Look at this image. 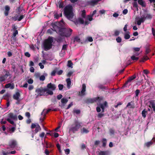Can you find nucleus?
Returning a JSON list of instances; mask_svg holds the SVG:
<instances>
[{
  "label": "nucleus",
  "mask_w": 155,
  "mask_h": 155,
  "mask_svg": "<svg viewBox=\"0 0 155 155\" xmlns=\"http://www.w3.org/2000/svg\"><path fill=\"white\" fill-rule=\"evenodd\" d=\"M73 8L71 5L66 6L64 9V13L65 17L68 19H72L74 15L73 12Z\"/></svg>",
  "instance_id": "f257e3e1"
},
{
  "label": "nucleus",
  "mask_w": 155,
  "mask_h": 155,
  "mask_svg": "<svg viewBox=\"0 0 155 155\" xmlns=\"http://www.w3.org/2000/svg\"><path fill=\"white\" fill-rule=\"evenodd\" d=\"M53 42V38L52 37H49L48 39L45 40L43 43L44 50L47 51L51 49L52 47Z\"/></svg>",
  "instance_id": "f03ea898"
},
{
  "label": "nucleus",
  "mask_w": 155,
  "mask_h": 155,
  "mask_svg": "<svg viewBox=\"0 0 155 155\" xmlns=\"http://www.w3.org/2000/svg\"><path fill=\"white\" fill-rule=\"evenodd\" d=\"M82 122H79L78 120H75L74 123L72 125L71 127L69 129V131L74 133L76 132L81 127Z\"/></svg>",
  "instance_id": "7ed1b4c3"
},
{
  "label": "nucleus",
  "mask_w": 155,
  "mask_h": 155,
  "mask_svg": "<svg viewBox=\"0 0 155 155\" xmlns=\"http://www.w3.org/2000/svg\"><path fill=\"white\" fill-rule=\"evenodd\" d=\"M72 30L69 28L68 29L64 28H62L60 29L59 35L62 36L66 37H70L71 35Z\"/></svg>",
  "instance_id": "20e7f679"
},
{
  "label": "nucleus",
  "mask_w": 155,
  "mask_h": 155,
  "mask_svg": "<svg viewBox=\"0 0 155 155\" xmlns=\"http://www.w3.org/2000/svg\"><path fill=\"white\" fill-rule=\"evenodd\" d=\"M47 91V88L40 87L36 89L35 92L37 94L38 96H41L44 95L45 92Z\"/></svg>",
  "instance_id": "39448f33"
},
{
  "label": "nucleus",
  "mask_w": 155,
  "mask_h": 155,
  "mask_svg": "<svg viewBox=\"0 0 155 155\" xmlns=\"http://www.w3.org/2000/svg\"><path fill=\"white\" fill-rule=\"evenodd\" d=\"M136 78V76L135 74H134L131 76L127 80L124 84L123 87H127L128 86V84H129V83H130L132 80L135 79Z\"/></svg>",
  "instance_id": "423d86ee"
},
{
  "label": "nucleus",
  "mask_w": 155,
  "mask_h": 155,
  "mask_svg": "<svg viewBox=\"0 0 155 155\" xmlns=\"http://www.w3.org/2000/svg\"><path fill=\"white\" fill-rule=\"evenodd\" d=\"M5 72L6 73L5 74L0 76V83L4 81L9 75L10 73L8 71H6Z\"/></svg>",
  "instance_id": "0eeeda50"
},
{
  "label": "nucleus",
  "mask_w": 155,
  "mask_h": 155,
  "mask_svg": "<svg viewBox=\"0 0 155 155\" xmlns=\"http://www.w3.org/2000/svg\"><path fill=\"white\" fill-rule=\"evenodd\" d=\"M86 86L85 84H83L82 85V90L81 92H79L78 95L80 96H82L84 95L85 94V93L86 91Z\"/></svg>",
  "instance_id": "6e6552de"
},
{
  "label": "nucleus",
  "mask_w": 155,
  "mask_h": 155,
  "mask_svg": "<svg viewBox=\"0 0 155 155\" xmlns=\"http://www.w3.org/2000/svg\"><path fill=\"white\" fill-rule=\"evenodd\" d=\"M10 7L9 5H6L5 6L4 13L5 16H8L10 12Z\"/></svg>",
  "instance_id": "1a4fd4ad"
},
{
  "label": "nucleus",
  "mask_w": 155,
  "mask_h": 155,
  "mask_svg": "<svg viewBox=\"0 0 155 155\" xmlns=\"http://www.w3.org/2000/svg\"><path fill=\"white\" fill-rule=\"evenodd\" d=\"M47 87L48 89H51L52 91H54L56 89V87L55 84L50 83L47 84Z\"/></svg>",
  "instance_id": "9d476101"
},
{
  "label": "nucleus",
  "mask_w": 155,
  "mask_h": 155,
  "mask_svg": "<svg viewBox=\"0 0 155 155\" xmlns=\"http://www.w3.org/2000/svg\"><path fill=\"white\" fill-rule=\"evenodd\" d=\"M145 21L143 17L140 18H136V21L137 22V25H141V23Z\"/></svg>",
  "instance_id": "9b49d317"
},
{
  "label": "nucleus",
  "mask_w": 155,
  "mask_h": 155,
  "mask_svg": "<svg viewBox=\"0 0 155 155\" xmlns=\"http://www.w3.org/2000/svg\"><path fill=\"white\" fill-rule=\"evenodd\" d=\"M17 145V141L15 140H11L9 143V146L12 148H14Z\"/></svg>",
  "instance_id": "f8f14e48"
},
{
  "label": "nucleus",
  "mask_w": 155,
  "mask_h": 155,
  "mask_svg": "<svg viewBox=\"0 0 155 155\" xmlns=\"http://www.w3.org/2000/svg\"><path fill=\"white\" fill-rule=\"evenodd\" d=\"M51 25L53 28V31H56L58 30H59V33L60 32V29L61 28H61L57 26L55 23H52Z\"/></svg>",
  "instance_id": "ddd939ff"
},
{
  "label": "nucleus",
  "mask_w": 155,
  "mask_h": 155,
  "mask_svg": "<svg viewBox=\"0 0 155 155\" xmlns=\"http://www.w3.org/2000/svg\"><path fill=\"white\" fill-rule=\"evenodd\" d=\"M144 20L146 19H151L152 16L150 14H144L142 15Z\"/></svg>",
  "instance_id": "4468645a"
},
{
  "label": "nucleus",
  "mask_w": 155,
  "mask_h": 155,
  "mask_svg": "<svg viewBox=\"0 0 155 155\" xmlns=\"http://www.w3.org/2000/svg\"><path fill=\"white\" fill-rule=\"evenodd\" d=\"M96 98H89L86 100V102L87 103H93L96 101Z\"/></svg>",
  "instance_id": "2eb2a0df"
},
{
  "label": "nucleus",
  "mask_w": 155,
  "mask_h": 155,
  "mask_svg": "<svg viewBox=\"0 0 155 155\" xmlns=\"http://www.w3.org/2000/svg\"><path fill=\"white\" fill-rule=\"evenodd\" d=\"M8 117L13 119L14 120H17V116L16 115H14L12 113H10L8 114Z\"/></svg>",
  "instance_id": "dca6fc26"
},
{
  "label": "nucleus",
  "mask_w": 155,
  "mask_h": 155,
  "mask_svg": "<svg viewBox=\"0 0 155 155\" xmlns=\"http://www.w3.org/2000/svg\"><path fill=\"white\" fill-rule=\"evenodd\" d=\"M126 107H129L130 108H135V104L134 102L131 101L128 103Z\"/></svg>",
  "instance_id": "f3484780"
},
{
  "label": "nucleus",
  "mask_w": 155,
  "mask_h": 155,
  "mask_svg": "<svg viewBox=\"0 0 155 155\" xmlns=\"http://www.w3.org/2000/svg\"><path fill=\"white\" fill-rule=\"evenodd\" d=\"M20 94L19 92H16L13 95V98L14 99L18 101L19 97H20Z\"/></svg>",
  "instance_id": "a211bd4d"
},
{
  "label": "nucleus",
  "mask_w": 155,
  "mask_h": 155,
  "mask_svg": "<svg viewBox=\"0 0 155 155\" xmlns=\"http://www.w3.org/2000/svg\"><path fill=\"white\" fill-rule=\"evenodd\" d=\"M5 87L6 88H10L11 89H13L14 88V84L13 83H8L5 85Z\"/></svg>",
  "instance_id": "6ab92c4d"
},
{
  "label": "nucleus",
  "mask_w": 155,
  "mask_h": 155,
  "mask_svg": "<svg viewBox=\"0 0 155 155\" xmlns=\"http://www.w3.org/2000/svg\"><path fill=\"white\" fill-rule=\"evenodd\" d=\"M51 110V109L49 108L48 110L44 109L43 111L41 113V115H43L45 117L46 114Z\"/></svg>",
  "instance_id": "aec40b11"
},
{
  "label": "nucleus",
  "mask_w": 155,
  "mask_h": 155,
  "mask_svg": "<svg viewBox=\"0 0 155 155\" xmlns=\"http://www.w3.org/2000/svg\"><path fill=\"white\" fill-rule=\"evenodd\" d=\"M101 0H91L89 2V4L92 5H94L96 4L98 2L101 1Z\"/></svg>",
  "instance_id": "412c9836"
},
{
  "label": "nucleus",
  "mask_w": 155,
  "mask_h": 155,
  "mask_svg": "<svg viewBox=\"0 0 155 155\" xmlns=\"http://www.w3.org/2000/svg\"><path fill=\"white\" fill-rule=\"evenodd\" d=\"M138 4L140 5L142 7H145L146 6V4L145 2L143 1V0H138Z\"/></svg>",
  "instance_id": "4be33fe9"
},
{
  "label": "nucleus",
  "mask_w": 155,
  "mask_h": 155,
  "mask_svg": "<svg viewBox=\"0 0 155 155\" xmlns=\"http://www.w3.org/2000/svg\"><path fill=\"white\" fill-rule=\"evenodd\" d=\"M89 132V130L86 129L85 127H83L81 130V133L82 134H87Z\"/></svg>",
  "instance_id": "5701e85b"
},
{
  "label": "nucleus",
  "mask_w": 155,
  "mask_h": 155,
  "mask_svg": "<svg viewBox=\"0 0 155 155\" xmlns=\"http://www.w3.org/2000/svg\"><path fill=\"white\" fill-rule=\"evenodd\" d=\"M130 32L127 31L124 34V38L125 39H129L130 37Z\"/></svg>",
  "instance_id": "b1692460"
},
{
  "label": "nucleus",
  "mask_w": 155,
  "mask_h": 155,
  "mask_svg": "<svg viewBox=\"0 0 155 155\" xmlns=\"http://www.w3.org/2000/svg\"><path fill=\"white\" fill-rule=\"evenodd\" d=\"M153 144V142L152 141H150L148 142H146L144 143V146H146L147 147H149Z\"/></svg>",
  "instance_id": "393cba45"
},
{
  "label": "nucleus",
  "mask_w": 155,
  "mask_h": 155,
  "mask_svg": "<svg viewBox=\"0 0 155 155\" xmlns=\"http://www.w3.org/2000/svg\"><path fill=\"white\" fill-rule=\"evenodd\" d=\"M41 130V128L38 124H37V127H35V133H37L39 131Z\"/></svg>",
  "instance_id": "a878e982"
},
{
  "label": "nucleus",
  "mask_w": 155,
  "mask_h": 155,
  "mask_svg": "<svg viewBox=\"0 0 155 155\" xmlns=\"http://www.w3.org/2000/svg\"><path fill=\"white\" fill-rule=\"evenodd\" d=\"M149 59V58H148V57L147 56V55H146L141 59V60H140V62H144Z\"/></svg>",
  "instance_id": "bb28decb"
},
{
  "label": "nucleus",
  "mask_w": 155,
  "mask_h": 155,
  "mask_svg": "<svg viewBox=\"0 0 155 155\" xmlns=\"http://www.w3.org/2000/svg\"><path fill=\"white\" fill-rule=\"evenodd\" d=\"M142 117L145 118L146 117V115L147 114V111L144 109L142 112Z\"/></svg>",
  "instance_id": "cd10ccee"
},
{
  "label": "nucleus",
  "mask_w": 155,
  "mask_h": 155,
  "mask_svg": "<svg viewBox=\"0 0 155 155\" xmlns=\"http://www.w3.org/2000/svg\"><path fill=\"white\" fill-rule=\"evenodd\" d=\"M73 63L71 61V60H69L68 62L67 66L71 68H73Z\"/></svg>",
  "instance_id": "c85d7f7f"
},
{
  "label": "nucleus",
  "mask_w": 155,
  "mask_h": 155,
  "mask_svg": "<svg viewBox=\"0 0 155 155\" xmlns=\"http://www.w3.org/2000/svg\"><path fill=\"white\" fill-rule=\"evenodd\" d=\"M68 100L66 98H63L61 99V103L63 104H65L68 102Z\"/></svg>",
  "instance_id": "c756f323"
},
{
  "label": "nucleus",
  "mask_w": 155,
  "mask_h": 155,
  "mask_svg": "<svg viewBox=\"0 0 155 155\" xmlns=\"http://www.w3.org/2000/svg\"><path fill=\"white\" fill-rule=\"evenodd\" d=\"M151 51V50L149 47H146V51L145 54L147 55Z\"/></svg>",
  "instance_id": "7c9ffc66"
},
{
  "label": "nucleus",
  "mask_w": 155,
  "mask_h": 155,
  "mask_svg": "<svg viewBox=\"0 0 155 155\" xmlns=\"http://www.w3.org/2000/svg\"><path fill=\"white\" fill-rule=\"evenodd\" d=\"M103 143L102 146L103 147H105L107 143V140L105 138H104L102 139V141Z\"/></svg>",
  "instance_id": "2f4dec72"
},
{
  "label": "nucleus",
  "mask_w": 155,
  "mask_h": 155,
  "mask_svg": "<svg viewBox=\"0 0 155 155\" xmlns=\"http://www.w3.org/2000/svg\"><path fill=\"white\" fill-rule=\"evenodd\" d=\"M66 81L67 83V87H69L70 86L71 84V79L70 78H67L66 80Z\"/></svg>",
  "instance_id": "473e14b6"
},
{
  "label": "nucleus",
  "mask_w": 155,
  "mask_h": 155,
  "mask_svg": "<svg viewBox=\"0 0 155 155\" xmlns=\"http://www.w3.org/2000/svg\"><path fill=\"white\" fill-rule=\"evenodd\" d=\"M108 153L107 151H101L99 153V155H107Z\"/></svg>",
  "instance_id": "72a5a7b5"
},
{
  "label": "nucleus",
  "mask_w": 155,
  "mask_h": 155,
  "mask_svg": "<svg viewBox=\"0 0 155 155\" xmlns=\"http://www.w3.org/2000/svg\"><path fill=\"white\" fill-rule=\"evenodd\" d=\"M7 120L12 124L14 125L15 127L16 126V124H15L13 120H11L10 118H7Z\"/></svg>",
  "instance_id": "f704fd0d"
},
{
  "label": "nucleus",
  "mask_w": 155,
  "mask_h": 155,
  "mask_svg": "<svg viewBox=\"0 0 155 155\" xmlns=\"http://www.w3.org/2000/svg\"><path fill=\"white\" fill-rule=\"evenodd\" d=\"M98 87L102 90H106V87L104 86V85L100 84H99L98 86Z\"/></svg>",
  "instance_id": "c9c22d12"
},
{
  "label": "nucleus",
  "mask_w": 155,
  "mask_h": 155,
  "mask_svg": "<svg viewBox=\"0 0 155 155\" xmlns=\"http://www.w3.org/2000/svg\"><path fill=\"white\" fill-rule=\"evenodd\" d=\"M78 21L81 24H83L84 23V21L82 18H79L78 19Z\"/></svg>",
  "instance_id": "e433bc0d"
},
{
  "label": "nucleus",
  "mask_w": 155,
  "mask_h": 155,
  "mask_svg": "<svg viewBox=\"0 0 155 155\" xmlns=\"http://www.w3.org/2000/svg\"><path fill=\"white\" fill-rule=\"evenodd\" d=\"M120 31L117 30H115L114 31V33L113 35L114 36H117L120 34Z\"/></svg>",
  "instance_id": "4c0bfd02"
},
{
  "label": "nucleus",
  "mask_w": 155,
  "mask_h": 155,
  "mask_svg": "<svg viewBox=\"0 0 155 155\" xmlns=\"http://www.w3.org/2000/svg\"><path fill=\"white\" fill-rule=\"evenodd\" d=\"M93 16L90 15H88L87 16V19L89 21H92L93 19Z\"/></svg>",
  "instance_id": "58836bf2"
},
{
  "label": "nucleus",
  "mask_w": 155,
  "mask_h": 155,
  "mask_svg": "<svg viewBox=\"0 0 155 155\" xmlns=\"http://www.w3.org/2000/svg\"><path fill=\"white\" fill-rule=\"evenodd\" d=\"M81 17L84 18H86V12L84 10H83L82 11Z\"/></svg>",
  "instance_id": "ea45409f"
},
{
  "label": "nucleus",
  "mask_w": 155,
  "mask_h": 155,
  "mask_svg": "<svg viewBox=\"0 0 155 155\" xmlns=\"http://www.w3.org/2000/svg\"><path fill=\"white\" fill-rule=\"evenodd\" d=\"M131 59L133 61H137L138 60L139 58L136 57L134 55H133L131 57Z\"/></svg>",
  "instance_id": "a19ab883"
},
{
  "label": "nucleus",
  "mask_w": 155,
  "mask_h": 155,
  "mask_svg": "<svg viewBox=\"0 0 155 155\" xmlns=\"http://www.w3.org/2000/svg\"><path fill=\"white\" fill-rule=\"evenodd\" d=\"M116 41L117 43H120L121 42L122 39L120 37L118 36L116 38Z\"/></svg>",
  "instance_id": "79ce46f5"
},
{
  "label": "nucleus",
  "mask_w": 155,
  "mask_h": 155,
  "mask_svg": "<svg viewBox=\"0 0 155 155\" xmlns=\"http://www.w3.org/2000/svg\"><path fill=\"white\" fill-rule=\"evenodd\" d=\"M47 91L46 92H47V93L48 94L52 95L53 94V92L52 91L50 90L48 88H47Z\"/></svg>",
  "instance_id": "37998d69"
},
{
  "label": "nucleus",
  "mask_w": 155,
  "mask_h": 155,
  "mask_svg": "<svg viewBox=\"0 0 155 155\" xmlns=\"http://www.w3.org/2000/svg\"><path fill=\"white\" fill-rule=\"evenodd\" d=\"M16 128L15 127H12L11 128H10L9 129V130L10 131H11L12 132L10 133H13L15 132V130Z\"/></svg>",
  "instance_id": "c03bdc74"
},
{
  "label": "nucleus",
  "mask_w": 155,
  "mask_h": 155,
  "mask_svg": "<svg viewBox=\"0 0 155 155\" xmlns=\"http://www.w3.org/2000/svg\"><path fill=\"white\" fill-rule=\"evenodd\" d=\"M64 7V3L63 2H61L58 4V7L59 8H62Z\"/></svg>",
  "instance_id": "a18cd8bd"
},
{
  "label": "nucleus",
  "mask_w": 155,
  "mask_h": 155,
  "mask_svg": "<svg viewBox=\"0 0 155 155\" xmlns=\"http://www.w3.org/2000/svg\"><path fill=\"white\" fill-rule=\"evenodd\" d=\"M68 46V45H63L62 50L65 51L67 50V48Z\"/></svg>",
  "instance_id": "49530a36"
},
{
  "label": "nucleus",
  "mask_w": 155,
  "mask_h": 155,
  "mask_svg": "<svg viewBox=\"0 0 155 155\" xmlns=\"http://www.w3.org/2000/svg\"><path fill=\"white\" fill-rule=\"evenodd\" d=\"M25 15H21L18 18V21H21L22 19H23Z\"/></svg>",
  "instance_id": "de8ad7c7"
},
{
  "label": "nucleus",
  "mask_w": 155,
  "mask_h": 155,
  "mask_svg": "<svg viewBox=\"0 0 155 155\" xmlns=\"http://www.w3.org/2000/svg\"><path fill=\"white\" fill-rule=\"evenodd\" d=\"M74 41L79 42L81 40L80 38L78 37H76L74 38Z\"/></svg>",
  "instance_id": "09e8293b"
},
{
  "label": "nucleus",
  "mask_w": 155,
  "mask_h": 155,
  "mask_svg": "<svg viewBox=\"0 0 155 155\" xmlns=\"http://www.w3.org/2000/svg\"><path fill=\"white\" fill-rule=\"evenodd\" d=\"M53 28H51V29H48L47 32L48 33L52 34L53 33Z\"/></svg>",
  "instance_id": "8fccbe9b"
},
{
  "label": "nucleus",
  "mask_w": 155,
  "mask_h": 155,
  "mask_svg": "<svg viewBox=\"0 0 155 155\" xmlns=\"http://www.w3.org/2000/svg\"><path fill=\"white\" fill-rule=\"evenodd\" d=\"M133 5L134 7L137 8L138 9V5L137 2H134L133 3Z\"/></svg>",
  "instance_id": "3c124183"
},
{
  "label": "nucleus",
  "mask_w": 155,
  "mask_h": 155,
  "mask_svg": "<svg viewBox=\"0 0 155 155\" xmlns=\"http://www.w3.org/2000/svg\"><path fill=\"white\" fill-rule=\"evenodd\" d=\"M134 52H138L140 50V48H133Z\"/></svg>",
  "instance_id": "603ef678"
},
{
  "label": "nucleus",
  "mask_w": 155,
  "mask_h": 155,
  "mask_svg": "<svg viewBox=\"0 0 155 155\" xmlns=\"http://www.w3.org/2000/svg\"><path fill=\"white\" fill-rule=\"evenodd\" d=\"M18 34V31L17 30H15V31H14V32L13 33V36L14 37H15Z\"/></svg>",
  "instance_id": "864d4df0"
},
{
  "label": "nucleus",
  "mask_w": 155,
  "mask_h": 155,
  "mask_svg": "<svg viewBox=\"0 0 155 155\" xmlns=\"http://www.w3.org/2000/svg\"><path fill=\"white\" fill-rule=\"evenodd\" d=\"M74 112L77 114H78L80 113L81 111L80 110H74Z\"/></svg>",
  "instance_id": "5fc2aeb1"
},
{
  "label": "nucleus",
  "mask_w": 155,
  "mask_h": 155,
  "mask_svg": "<svg viewBox=\"0 0 155 155\" xmlns=\"http://www.w3.org/2000/svg\"><path fill=\"white\" fill-rule=\"evenodd\" d=\"M12 30L15 31V30H17V27L16 25H15V24H13L12 26Z\"/></svg>",
  "instance_id": "6e6d98bb"
},
{
  "label": "nucleus",
  "mask_w": 155,
  "mask_h": 155,
  "mask_svg": "<svg viewBox=\"0 0 155 155\" xmlns=\"http://www.w3.org/2000/svg\"><path fill=\"white\" fill-rule=\"evenodd\" d=\"M58 87L60 90H62L63 88L64 85L62 84H59L58 85Z\"/></svg>",
  "instance_id": "4d7b16f0"
},
{
  "label": "nucleus",
  "mask_w": 155,
  "mask_h": 155,
  "mask_svg": "<svg viewBox=\"0 0 155 155\" xmlns=\"http://www.w3.org/2000/svg\"><path fill=\"white\" fill-rule=\"evenodd\" d=\"M140 93V90L139 89H137L135 91V97H138L139 93Z\"/></svg>",
  "instance_id": "13d9d810"
},
{
  "label": "nucleus",
  "mask_w": 155,
  "mask_h": 155,
  "mask_svg": "<svg viewBox=\"0 0 155 155\" xmlns=\"http://www.w3.org/2000/svg\"><path fill=\"white\" fill-rule=\"evenodd\" d=\"M45 79V77L43 75H42L40 77V80L41 81H44Z\"/></svg>",
  "instance_id": "bf43d9fd"
},
{
  "label": "nucleus",
  "mask_w": 155,
  "mask_h": 155,
  "mask_svg": "<svg viewBox=\"0 0 155 155\" xmlns=\"http://www.w3.org/2000/svg\"><path fill=\"white\" fill-rule=\"evenodd\" d=\"M104 116V114H102L101 113H99L97 115V117L98 118H101L103 117Z\"/></svg>",
  "instance_id": "052dcab7"
},
{
  "label": "nucleus",
  "mask_w": 155,
  "mask_h": 155,
  "mask_svg": "<svg viewBox=\"0 0 155 155\" xmlns=\"http://www.w3.org/2000/svg\"><path fill=\"white\" fill-rule=\"evenodd\" d=\"M25 55L28 58H29L31 56V54L29 53L28 52H26L25 53Z\"/></svg>",
  "instance_id": "680f3d73"
},
{
  "label": "nucleus",
  "mask_w": 155,
  "mask_h": 155,
  "mask_svg": "<svg viewBox=\"0 0 155 155\" xmlns=\"http://www.w3.org/2000/svg\"><path fill=\"white\" fill-rule=\"evenodd\" d=\"M73 72L72 71H70L67 74V76L68 77H70L72 74H73Z\"/></svg>",
  "instance_id": "e2e57ef3"
},
{
  "label": "nucleus",
  "mask_w": 155,
  "mask_h": 155,
  "mask_svg": "<svg viewBox=\"0 0 155 155\" xmlns=\"http://www.w3.org/2000/svg\"><path fill=\"white\" fill-rule=\"evenodd\" d=\"M57 147L60 152H61V147L59 143H58L56 145Z\"/></svg>",
  "instance_id": "0e129e2a"
},
{
  "label": "nucleus",
  "mask_w": 155,
  "mask_h": 155,
  "mask_svg": "<svg viewBox=\"0 0 155 155\" xmlns=\"http://www.w3.org/2000/svg\"><path fill=\"white\" fill-rule=\"evenodd\" d=\"M101 108L102 109L101 113H103L104 112V107L103 104H101L100 105Z\"/></svg>",
  "instance_id": "69168bd1"
},
{
  "label": "nucleus",
  "mask_w": 155,
  "mask_h": 155,
  "mask_svg": "<svg viewBox=\"0 0 155 155\" xmlns=\"http://www.w3.org/2000/svg\"><path fill=\"white\" fill-rule=\"evenodd\" d=\"M56 72V71L55 70H54L52 71L51 72V75L52 76H54L55 75V73Z\"/></svg>",
  "instance_id": "338daca9"
},
{
  "label": "nucleus",
  "mask_w": 155,
  "mask_h": 155,
  "mask_svg": "<svg viewBox=\"0 0 155 155\" xmlns=\"http://www.w3.org/2000/svg\"><path fill=\"white\" fill-rule=\"evenodd\" d=\"M70 150L69 149H66L65 150V152L66 154H68L69 153Z\"/></svg>",
  "instance_id": "774afa93"
}]
</instances>
